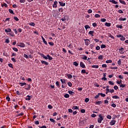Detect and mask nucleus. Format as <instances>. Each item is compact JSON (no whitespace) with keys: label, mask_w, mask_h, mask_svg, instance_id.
Masks as SVG:
<instances>
[{"label":"nucleus","mask_w":128,"mask_h":128,"mask_svg":"<svg viewBox=\"0 0 128 128\" xmlns=\"http://www.w3.org/2000/svg\"><path fill=\"white\" fill-rule=\"evenodd\" d=\"M80 66L81 68H86V65H84L82 62H80Z\"/></svg>","instance_id":"8"},{"label":"nucleus","mask_w":128,"mask_h":128,"mask_svg":"<svg viewBox=\"0 0 128 128\" xmlns=\"http://www.w3.org/2000/svg\"><path fill=\"white\" fill-rule=\"evenodd\" d=\"M116 26L119 28H122V25L117 24Z\"/></svg>","instance_id":"35"},{"label":"nucleus","mask_w":128,"mask_h":128,"mask_svg":"<svg viewBox=\"0 0 128 128\" xmlns=\"http://www.w3.org/2000/svg\"><path fill=\"white\" fill-rule=\"evenodd\" d=\"M72 110H78V106H73Z\"/></svg>","instance_id":"27"},{"label":"nucleus","mask_w":128,"mask_h":128,"mask_svg":"<svg viewBox=\"0 0 128 128\" xmlns=\"http://www.w3.org/2000/svg\"><path fill=\"white\" fill-rule=\"evenodd\" d=\"M20 84L21 86H24L26 85V82H20Z\"/></svg>","instance_id":"22"},{"label":"nucleus","mask_w":128,"mask_h":128,"mask_svg":"<svg viewBox=\"0 0 128 128\" xmlns=\"http://www.w3.org/2000/svg\"><path fill=\"white\" fill-rule=\"evenodd\" d=\"M68 92V94H71V96H74V92H72V90H69V91Z\"/></svg>","instance_id":"15"},{"label":"nucleus","mask_w":128,"mask_h":128,"mask_svg":"<svg viewBox=\"0 0 128 128\" xmlns=\"http://www.w3.org/2000/svg\"><path fill=\"white\" fill-rule=\"evenodd\" d=\"M48 108L52 110V106L50 104L48 106Z\"/></svg>","instance_id":"63"},{"label":"nucleus","mask_w":128,"mask_h":128,"mask_svg":"<svg viewBox=\"0 0 128 128\" xmlns=\"http://www.w3.org/2000/svg\"><path fill=\"white\" fill-rule=\"evenodd\" d=\"M114 90H118V87L117 86H114Z\"/></svg>","instance_id":"55"},{"label":"nucleus","mask_w":128,"mask_h":128,"mask_svg":"<svg viewBox=\"0 0 128 128\" xmlns=\"http://www.w3.org/2000/svg\"><path fill=\"white\" fill-rule=\"evenodd\" d=\"M8 12H10V14H14V10H12V9H9Z\"/></svg>","instance_id":"20"},{"label":"nucleus","mask_w":128,"mask_h":128,"mask_svg":"<svg viewBox=\"0 0 128 128\" xmlns=\"http://www.w3.org/2000/svg\"><path fill=\"white\" fill-rule=\"evenodd\" d=\"M74 66H78V63L76 62H73Z\"/></svg>","instance_id":"25"},{"label":"nucleus","mask_w":128,"mask_h":128,"mask_svg":"<svg viewBox=\"0 0 128 128\" xmlns=\"http://www.w3.org/2000/svg\"><path fill=\"white\" fill-rule=\"evenodd\" d=\"M120 88H126V84H121L120 85Z\"/></svg>","instance_id":"56"},{"label":"nucleus","mask_w":128,"mask_h":128,"mask_svg":"<svg viewBox=\"0 0 128 128\" xmlns=\"http://www.w3.org/2000/svg\"><path fill=\"white\" fill-rule=\"evenodd\" d=\"M14 20H16V22H18V20H19L18 18V17H16V16L14 17Z\"/></svg>","instance_id":"54"},{"label":"nucleus","mask_w":128,"mask_h":128,"mask_svg":"<svg viewBox=\"0 0 128 128\" xmlns=\"http://www.w3.org/2000/svg\"><path fill=\"white\" fill-rule=\"evenodd\" d=\"M100 22H106V18H102L100 20Z\"/></svg>","instance_id":"31"},{"label":"nucleus","mask_w":128,"mask_h":128,"mask_svg":"<svg viewBox=\"0 0 128 128\" xmlns=\"http://www.w3.org/2000/svg\"><path fill=\"white\" fill-rule=\"evenodd\" d=\"M28 88H25V89L26 90H30V85L27 84Z\"/></svg>","instance_id":"17"},{"label":"nucleus","mask_w":128,"mask_h":128,"mask_svg":"<svg viewBox=\"0 0 128 128\" xmlns=\"http://www.w3.org/2000/svg\"><path fill=\"white\" fill-rule=\"evenodd\" d=\"M116 120H113L110 122V126H114V124H116Z\"/></svg>","instance_id":"4"},{"label":"nucleus","mask_w":128,"mask_h":128,"mask_svg":"<svg viewBox=\"0 0 128 128\" xmlns=\"http://www.w3.org/2000/svg\"><path fill=\"white\" fill-rule=\"evenodd\" d=\"M12 50H14V52H18V50L16 48H13Z\"/></svg>","instance_id":"44"},{"label":"nucleus","mask_w":128,"mask_h":128,"mask_svg":"<svg viewBox=\"0 0 128 128\" xmlns=\"http://www.w3.org/2000/svg\"><path fill=\"white\" fill-rule=\"evenodd\" d=\"M107 118H108V120H112V116H110V115H108L106 116Z\"/></svg>","instance_id":"53"},{"label":"nucleus","mask_w":128,"mask_h":128,"mask_svg":"<svg viewBox=\"0 0 128 128\" xmlns=\"http://www.w3.org/2000/svg\"><path fill=\"white\" fill-rule=\"evenodd\" d=\"M42 64H45L46 66H48V62L44 61V60H42L41 61Z\"/></svg>","instance_id":"9"},{"label":"nucleus","mask_w":128,"mask_h":128,"mask_svg":"<svg viewBox=\"0 0 128 128\" xmlns=\"http://www.w3.org/2000/svg\"><path fill=\"white\" fill-rule=\"evenodd\" d=\"M18 46H20V48H24V46H26V45L24 44L21 42L20 43V44H18Z\"/></svg>","instance_id":"5"},{"label":"nucleus","mask_w":128,"mask_h":128,"mask_svg":"<svg viewBox=\"0 0 128 128\" xmlns=\"http://www.w3.org/2000/svg\"><path fill=\"white\" fill-rule=\"evenodd\" d=\"M42 40H43V42L44 44H46V46H48V42L46 40V39L43 38Z\"/></svg>","instance_id":"33"},{"label":"nucleus","mask_w":128,"mask_h":128,"mask_svg":"<svg viewBox=\"0 0 128 128\" xmlns=\"http://www.w3.org/2000/svg\"><path fill=\"white\" fill-rule=\"evenodd\" d=\"M30 26H36V24H34V22H31L30 24Z\"/></svg>","instance_id":"49"},{"label":"nucleus","mask_w":128,"mask_h":128,"mask_svg":"<svg viewBox=\"0 0 128 128\" xmlns=\"http://www.w3.org/2000/svg\"><path fill=\"white\" fill-rule=\"evenodd\" d=\"M24 56L26 58H28V56L26 54H24Z\"/></svg>","instance_id":"60"},{"label":"nucleus","mask_w":128,"mask_h":128,"mask_svg":"<svg viewBox=\"0 0 128 128\" xmlns=\"http://www.w3.org/2000/svg\"><path fill=\"white\" fill-rule=\"evenodd\" d=\"M109 92H110V94H112L113 92H114V89L110 90L109 91Z\"/></svg>","instance_id":"50"},{"label":"nucleus","mask_w":128,"mask_h":128,"mask_svg":"<svg viewBox=\"0 0 128 128\" xmlns=\"http://www.w3.org/2000/svg\"><path fill=\"white\" fill-rule=\"evenodd\" d=\"M99 94H100V96H102V98H104V96H106V94H104L102 93H99Z\"/></svg>","instance_id":"42"},{"label":"nucleus","mask_w":128,"mask_h":128,"mask_svg":"<svg viewBox=\"0 0 128 128\" xmlns=\"http://www.w3.org/2000/svg\"><path fill=\"white\" fill-rule=\"evenodd\" d=\"M66 76L68 77V78H72V76L70 74H66Z\"/></svg>","instance_id":"18"},{"label":"nucleus","mask_w":128,"mask_h":128,"mask_svg":"<svg viewBox=\"0 0 128 128\" xmlns=\"http://www.w3.org/2000/svg\"><path fill=\"white\" fill-rule=\"evenodd\" d=\"M81 72L82 74H86V70H82L81 71Z\"/></svg>","instance_id":"62"},{"label":"nucleus","mask_w":128,"mask_h":128,"mask_svg":"<svg viewBox=\"0 0 128 128\" xmlns=\"http://www.w3.org/2000/svg\"><path fill=\"white\" fill-rule=\"evenodd\" d=\"M92 68H98L99 66L98 65H93L92 66Z\"/></svg>","instance_id":"16"},{"label":"nucleus","mask_w":128,"mask_h":128,"mask_svg":"<svg viewBox=\"0 0 128 128\" xmlns=\"http://www.w3.org/2000/svg\"><path fill=\"white\" fill-rule=\"evenodd\" d=\"M12 32V30L10 28L5 30V32Z\"/></svg>","instance_id":"12"},{"label":"nucleus","mask_w":128,"mask_h":128,"mask_svg":"<svg viewBox=\"0 0 128 128\" xmlns=\"http://www.w3.org/2000/svg\"><path fill=\"white\" fill-rule=\"evenodd\" d=\"M47 56L48 58V60H52V57L50 56L49 54H48Z\"/></svg>","instance_id":"23"},{"label":"nucleus","mask_w":128,"mask_h":128,"mask_svg":"<svg viewBox=\"0 0 128 128\" xmlns=\"http://www.w3.org/2000/svg\"><path fill=\"white\" fill-rule=\"evenodd\" d=\"M119 2H120V4H126L124 0H119Z\"/></svg>","instance_id":"21"},{"label":"nucleus","mask_w":128,"mask_h":128,"mask_svg":"<svg viewBox=\"0 0 128 128\" xmlns=\"http://www.w3.org/2000/svg\"><path fill=\"white\" fill-rule=\"evenodd\" d=\"M108 66L106 64H103L102 65V68H107Z\"/></svg>","instance_id":"64"},{"label":"nucleus","mask_w":128,"mask_h":128,"mask_svg":"<svg viewBox=\"0 0 128 128\" xmlns=\"http://www.w3.org/2000/svg\"><path fill=\"white\" fill-rule=\"evenodd\" d=\"M60 80L62 84H66V79H60Z\"/></svg>","instance_id":"13"},{"label":"nucleus","mask_w":128,"mask_h":128,"mask_svg":"<svg viewBox=\"0 0 128 128\" xmlns=\"http://www.w3.org/2000/svg\"><path fill=\"white\" fill-rule=\"evenodd\" d=\"M68 48H74V46H72V43H71L68 46Z\"/></svg>","instance_id":"30"},{"label":"nucleus","mask_w":128,"mask_h":128,"mask_svg":"<svg viewBox=\"0 0 128 128\" xmlns=\"http://www.w3.org/2000/svg\"><path fill=\"white\" fill-rule=\"evenodd\" d=\"M100 93H98V94L95 96L94 98H100Z\"/></svg>","instance_id":"43"},{"label":"nucleus","mask_w":128,"mask_h":128,"mask_svg":"<svg viewBox=\"0 0 128 128\" xmlns=\"http://www.w3.org/2000/svg\"><path fill=\"white\" fill-rule=\"evenodd\" d=\"M11 36H14V32H11L8 34Z\"/></svg>","instance_id":"39"},{"label":"nucleus","mask_w":128,"mask_h":128,"mask_svg":"<svg viewBox=\"0 0 128 128\" xmlns=\"http://www.w3.org/2000/svg\"><path fill=\"white\" fill-rule=\"evenodd\" d=\"M98 122L99 124H102V122L104 120V116L102 115V114H100L98 115Z\"/></svg>","instance_id":"1"},{"label":"nucleus","mask_w":128,"mask_h":128,"mask_svg":"<svg viewBox=\"0 0 128 128\" xmlns=\"http://www.w3.org/2000/svg\"><path fill=\"white\" fill-rule=\"evenodd\" d=\"M106 64H112V60H107L106 62Z\"/></svg>","instance_id":"24"},{"label":"nucleus","mask_w":128,"mask_h":128,"mask_svg":"<svg viewBox=\"0 0 128 128\" xmlns=\"http://www.w3.org/2000/svg\"><path fill=\"white\" fill-rule=\"evenodd\" d=\"M98 60H103L104 58V56L102 55H100L98 57Z\"/></svg>","instance_id":"28"},{"label":"nucleus","mask_w":128,"mask_h":128,"mask_svg":"<svg viewBox=\"0 0 128 128\" xmlns=\"http://www.w3.org/2000/svg\"><path fill=\"white\" fill-rule=\"evenodd\" d=\"M119 52L121 54H124V49L122 48H121L120 49H119Z\"/></svg>","instance_id":"3"},{"label":"nucleus","mask_w":128,"mask_h":128,"mask_svg":"<svg viewBox=\"0 0 128 128\" xmlns=\"http://www.w3.org/2000/svg\"><path fill=\"white\" fill-rule=\"evenodd\" d=\"M27 98H26V100H30V98H30V96L28 95V96H27Z\"/></svg>","instance_id":"29"},{"label":"nucleus","mask_w":128,"mask_h":128,"mask_svg":"<svg viewBox=\"0 0 128 128\" xmlns=\"http://www.w3.org/2000/svg\"><path fill=\"white\" fill-rule=\"evenodd\" d=\"M110 2H112V4H118V2L114 0H110Z\"/></svg>","instance_id":"6"},{"label":"nucleus","mask_w":128,"mask_h":128,"mask_svg":"<svg viewBox=\"0 0 128 128\" xmlns=\"http://www.w3.org/2000/svg\"><path fill=\"white\" fill-rule=\"evenodd\" d=\"M2 6H5V8H8V4L4 3L2 4Z\"/></svg>","instance_id":"40"},{"label":"nucleus","mask_w":128,"mask_h":128,"mask_svg":"<svg viewBox=\"0 0 128 128\" xmlns=\"http://www.w3.org/2000/svg\"><path fill=\"white\" fill-rule=\"evenodd\" d=\"M96 104H98V106H100V104H102V101H98L96 102Z\"/></svg>","instance_id":"52"},{"label":"nucleus","mask_w":128,"mask_h":128,"mask_svg":"<svg viewBox=\"0 0 128 128\" xmlns=\"http://www.w3.org/2000/svg\"><path fill=\"white\" fill-rule=\"evenodd\" d=\"M58 1H55L52 5L53 8H58Z\"/></svg>","instance_id":"7"},{"label":"nucleus","mask_w":128,"mask_h":128,"mask_svg":"<svg viewBox=\"0 0 128 128\" xmlns=\"http://www.w3.org/2000/svg\"><path fill=\"white\" fill-rule=\"evenodd\" d=\"M119 78H120L121 80H124V76H122V75H120L118 76Z\"/></svg>","instance_id":"59"},{"label":"nucleus","mask_w":128,"mask_h":128,"mask_svg":"<svg viewBox=\"0 0 128 128\" xmlns=\"http://www.w3.org/2000/svg\"><path fill=\"white\" fill-rule=\"evenodd\" d=\"M59 4L61 6H66V3H64L62 2H59Z\"/></svg>","instance_id":"14"},{"label":"nucleus","mask_w":128,"mask_h":128,"mask_svg":"<svg viewBox=\"0 0 128 128\" xmlns=\"http://www.w3.org/2000/svg\"><path fill=\"white\" fill-rule=\"evenodd\" d=\"M64 97H65L66 98H70V94H66L64 95Z\"/></svg>","instance_id":"26"},{"label":"nucleus","mask_w":128,"mask_h":128,"mask_svg":"<svg viewBox=\"0 0 128 128\" xmlns=\"http://www.w3.org/2000/svg\"><path fill=\"white\" fill-rule=\"evenodd\" d=\"M84 28L86 30H88V28H90V26H88V25L85 26Z\"/></svg>","instance_id":"38"},{"label":"nucleus","mask_w":128,"mask_h":128,"mask_svg":"<svg viewBox=\"0 0 128 128\" xmlns=\"http://www.w3.org/2000/svg\"><path fill=\"white\" fill-rule=\"evenodd\" d=\"M8 66H10V68H14V67L12 66V64H9Z\"/></svg>","instance_id":"61"},{"label":"nucleus","mask_w":128,"mask_h":128,"mask_svg":"<svg viewBox=\"0 0 128 128\" xmlns=\"http://www.w3.org/2000/svg\"><path fill=\"white\" fill-rule=\"evenodd\" d=\"M118 64L119 66H120L122 64V60L120 59L118 61Z\"/></svg>","instance_id":"32"},{"label":"nucleus","mask_w":128,"mask_h":128,"mask_svg":"<svg viewBox=\"0 0 128 128\" xmlns=\"http://www.w3.org/2000/svg\"><path fill=\"white\" fill-rule=\"evenodd\" d=\"M12 62H16V58H11Z\"/></svg>","instance_id":"45"},{"label":"nucleus","mask_w":128,"mask_h":128,"mask_svg":"<svg viewBox=\"0 0 128 128\" xmlns=\"http://www.w3.org/2000/svg\"><path fill=\"white\" fill-rule=\"evenodd\" d=\"M80 112H82V114H84V112H86V110H84V109H82V110H80Z\"/></svg>","instance_id":"48"},{"label":"nucleus","mask_w":128,"mask_h":128,"mask_svg":"<svg viewBox=\"0 0 128 128\" xmlns=\"http://www.w3.org/2000/svg\"><path fill=\"white\" fill-rule=\"evenodd\" d=\"M118 20H120V22H122V21L126 20V18H120L118 19Z\"/></svg>","instance_id":"11"},{"label":"nucleus","mask_w":128,"mask_h":128,"mask_svg":"<svg viewBox=\"0 0 128 128\" xmlns=\"http://www.w3.org/2000/svg\"><path fill=\"white\" fill-rule=\"evenodd\" d=\"M95 18H100V16L98 14H96L95 16H94Z\"/></svg>","instance_id":"51"},{"label":"nucleus","mask_w":128,"mask_h":128,"mask_svg":"<svg viewBox=\"0 0 128 128\" xmlns=\"http://www.w3.org/2000/svg\"><path fill=\"white\" fill-rule=\"evenodd\" d=\"M48 44L50 46H54V44L52 42H48Z\"/></svg>","instance_id":"57"},{"label":"nucleus","mask_w":128,"mask_h":128,"mask_svg":"<svg viewBox=\"0 0 128 128\" xmlns=\"http://www.w3.org/2000/svg\"><path fill=\"white\" fill-rule=\"evenodd\" d=\"M110 23H108V22H106L105 23V26H110Z\"/></svg>","instance_id":"37"},{"label":"nucleus","mask_w":128,"mask_h":128,"mask_svg":"<svg viewBox=\"0 0 128 128\" xmlns=\"http://www.w3.org/2000/svg\"><path fill=\"white\" fill-rule=\"evenodd\" d=\"M120 40H126V38L124 37V36H122Z\"/></svg>","instance_id":"58"},{"label":"nucleus","mask_w":128,"mask_h":128,"mask_svg":"<svg viewBox=\"0 0 128 128\" xmlns=\"http://www.w3.org/2000/svg\"><path fill=\"white\" fill-rule=\"evenodd\" d=\"M6 100L8 102H10V96H7L6 97Z\"/></svg>","instance_id":"36"},{"label":"nucleus","mask_w":128,"mask_h":128,"mask_svg":"<svg viewBox=\"0 0 128 128\" xmlns=\"http://www.w3.org/2000/svg\"><path fill=\"white\" fill-rule=\"evenodd\" d=\"M85 102H90V99L88 98H86L84 100Z\"/></svg>","instance_id":"47"},{"label":"nucleus","mask_w":128,"mask_h":128,"mask_svg":"<svg viewBox=\"0 0 128 128\" xmlns=\"http://www.w3.org/2000/svg\"><path fill=\"white\" fill-rule=\"evenodd\" d=\"M112 98H114L115 100H118V98H120V97L118 96H112Z\"/></svg>","instance_id":"19"},{"label":"nucleus","mask_w":128,"mask_h":128,"mask_svg":"<svg viewBox=\"0 0 128 128\" xmlns=\"http://www.w3.org/2000/svg\"><path fill=\"white\" fill-rule=\"evenodd\" d=\"M84 42H85L86 46H88L90 42V41L88 39H84Z\"/></svg>","instance_id":"2"},{"label":"nucleus","mask_w":128,"mask_h":128,"mask_svg":"<svg viewBox=\"0 0 128 128\" xmlns=\"http://www.w3.org/2000/svg\"><path fill=\"white\" fill-rule=\"evenodd\" d=\"M94 30L90 31L88 32V34H90L92 36H94Z\"/></svg>","instance_id":"10"},{"label":"nucleus","mask_w":128,"mask_h":128,"mask_svg":"<svg viewBox=\"0 0 128 128\" xmlns=\"http://www.w3.org/2000/svg\"><path fill=\"white\" fill-rule=\"evenodd\" d=\"M108 84H111V86H114V83L112 81H109Z\"/></svg>","instance_id":"41"},{"label":"nucleus","mask_w":128,"mask_h":128,"mask_svg":"<svg viewBox=\"0 0 128 128\" xmlns=\"http://www.w3.org/2000/svg\"><path fill=\"white\" fill-rule=\"evenodd\" d=\"M68 86H70V87L72 86V84L71 82H68Z\"/></svg>","instance_id":"46"},{"label":"nucleus","mask_w":128,"mask_h":128,"mask_svg":"<svg viewBox=\"0 0 128 128\" xmlns=\"http://www.w3.org/2000/svg\"><path fill=\"white\" fill-rule=\"evenodd\" d=\"M101 48H106V46L105 44H102L100 46Z\"/></svg>","instance_id":"34"}]
</instances>
